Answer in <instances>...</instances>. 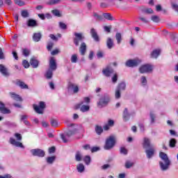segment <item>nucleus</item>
<instances>
[{"mask_svg":"<svg viewBox=\"0 0 178 178\" xmlns=\"http://www.w3.org/2000/svg\"><path fill=\"white\" fill-rule=\"evenodd\" d=\"M86 51H87V44H86V42H82L79 47V52L81 55L84 56L86 55Z\"/></svg>","mask_w":178,"mask_h":178,"instance_id":"18","label":"nucleus"},{"mask_svg":"<svg viewBox=\"0 0 178 178\" xmlns=\"http://www.w3.org/2000/svg\"><path fill=\"white\" fill-rule=\"evenodd\" d=\"M50 123L52 126V127H58V121L55 119H51L50 120Z\"/></svg>","mask_w":178,"mask_h":178,"instance_id":"47","label":"nucleus"},{"mask_svg":"<svg viewBox=\"0 0 178 178\" xmlns=\"http://www.w3.org/2000/svg\"><path fill=\"white\" fill-rule=\"evenodd\" d=\"M155 113L154 112H150V119H151V123H155Z\"/></svg>","mask_w":178,"mask_h":178,"instance_id":"52","label":"nucleus"},{"mask_svg":"<svg viewBox=\"0 0 178 178\" xmlns=\"http://www.w3.org/2000/svg\"><path fill=\"white\" fill-rule=\"evenodd\" d=\"M113 147H115V137L110 136L106 140L104 149H107V150L112 149Z\"/></svg>","mask_w":178,"mask_h":178,"instance_id":"4","label":"nucleus"},{"mask_svg":"<svg viewBox=\"0 0 178 178\" xmlns=\"http://www.w3.org/2000/svg\"><path fill=\"white\" fill-rule=\"evenodd\" d=\"M27 26L28 27H37L38 26V24L35 19H29L27 21Z\"/></svg>","mask_w":178,"mask_h":178,"instance_id":"25","label":"nucleus"},{"mask_svg":"<svg viewBox=\"0 0 178 178\" xmlns=\"http://www.w3.org/2000/svg\"><path fill=\"white\" fill-rule=\"evenodd\" d=\"M22 53L24 56H29L30 55V50L24 49Z\"/></svg>","mask_w":178,"mask_h":178,"instance_id":"58","label":"nucleus"},{"mask_svg":"<svg viewBox=\"0 0 178 178\" xmlns=\"http://www.w3.org/2000/svg\"><path fill=\"white\" fill-rule=\"evenodd\" d=\"M59 27L62 29V30H66V29H67V26L63 22H59Z\"/></svg>","mask_w":178,"mask_h":178,"instance_id":"55","label":"nucleus"},{"mask_svg":"<svg viewBox=\"0 0 178 178\" xmlns=\"http://www.w3.org/2000/svg\"><path fill=\"white\" fill-rule=\"evenodd\" d=\"M83 161L86 165H90V163H91V157L90 156H86L83 159Z\"/></svg>","mask_w":178,"mask_h":178,"instance_id":"41","label":"nucleus"},{"mask_svg":"<svg viewBox=\"0 0 178 178\" xmlns=\"http://www.w3.org/2000/svg\"><path fill=\"white\" fill-rule=\"evenodd\" d=\"M10 95L13 99H15V101H22V98L20 97L19 95H16V93L14 92H10Z\"/></svg>","mask_w":178,"mask_h":178,"instance_id":"35","label":"nucleus"},{"mask_svg":"<svg viewBox=\"0 0 178 178\" xmlns=\"http://www.w3.org/2000/svg\"><path fill=\"white\" fill-rule=\"evenodd\" d=\"M95 131L96 134H97V136H101V134L104 133V129L99 125H95Z\"/></svg>","mask_w":178,"mask_h":178,"instance_id":"28","label":"nucleus"},{"mask_svg":"<svg viewBox=\"0 0 178 178\" xmlns=\"http://www.w3.org/2000/svg\"><path fill=\"white\" fill-rule=\"evenodd\" d=\"M104 19L106 20H113V17H112V15L111 13H105L103 14Z\"/></svg>","mask_w":178,"mask_h":178,"instance_id":"39","label":"nucleus"},{"mask_svg":"<svg viewBox=\"0 0 178 178\" xmlns=\"http://www.w3.org/2000/svg\"><path fill=\"white\" fill-rule=\"evenodd\" d=\"M171 5H172V9H174V10H175V12H178V4L172 3Z\"/></svg>","mask_w":178,"mask_h":178,"instance_id":"59","label":"nucleus"},{"mask_svg":"<svg viewBox=\"0 0 178 178\" xmlns=\"http://www.w3.org/2000/svg\"><path fill=\"white\" fill-rule=\"evenodd\" d=\"M133 165H134V163L131 162V161H127L125 163V168L127 169H130V168H132Z\"/></svg>","mask_w":178,"mask_h":178,"instance_id":"49","label":"nucleus"},{"mask_svg":"<svg viewBox=\"0 0 178 178\" xmlns=\"http://www.w3.org/2000/svg\"><path fill=\"white\" fill-rule=\"evenodd\" d=\"M86 168L84 167V164L83 163H79L76 165V170L79 172V173H83V172H84Z\"/></svg>","mask_w":178,"mask_h":178,"instance_id":"32","label":"nucleus"},{"mask_svg":"<svg viewBox=\"0 0 178 178\" xmlns=\"http://www.w3.org/2000/svg\"><path fill=\"white\" fill-rule=\"evenodd\" d=\"M74 38H73V42L76 47H79L80 45V42L83 41L86 38L83 35L82 33H74Z\"/></svg>","mask_w":178,"mask_h":178,"instance_id":"3","label":"nucleus"},{"mask_svg":"<svg viewBox=\"0 0 178 178\" xmlns=\"http://www.w3.org/2000/svg\"><path fill=\"white\" fill-rule=\"evenodd\" d=\"M55 159H56V156H49L46 159V162L49 163V165H52V163L55 162Z\"/></svg>","mask_w":178,"mask_h":178,"instance_id":"33","label":"nucleus"},{"mask_svg":"<svg viewBox=\"0 0 178 178\" xmlns=\"http://www.w3.org/2000/svg\"><path fill=\"white\" fill-rule=\"evenodd\" d=\"M15 138H17V140L18 141H22V135L20 134H17V133L15 134Z\"/></svg>","mask_w":178,"mask_h":178,"instance_id":"60","label":"nucleus"},{"mask_svg":"<svg viewBox=\"0 0 178 178\" xmlns=\"http://www.w3.org/2000/svg\"><path fill=\"white\" fill-rule=\"evenodd\" d=\"M14 2L16 5H18V6H24V5H26V3L22 0H14Z\"/></svg>","mask_w":178,"mask_h":178,"instance_id":"43","label":"nucleus"},{"mask_svg":"<svg viewBox=\"0 0 178 178\" xmlns=\"http://www.w3.org/2000/svg\"><path fill=\"white\" fill-rule=\"evenodd\" d=\"M151 19L154 22V23H159L161 22V19L158 15H153L151 17Z\"/></svg>","mask_w":178,"mask_h":178,"instance_id":"42","label":"nucleus"},{"mask_svg":"<svg viewBox=\"0 0 178 178\" xmlns=\"http://www.w3.org/2000/svg\"><path fill=\"white\" fill-rule=\"evenodd\" d=\"M54 47V42H49L47 43V49L49 50V51H51V49H52Z\"/></svg>","mask_w":178,"mask_h":178,"instance_id":"57","label":"nucleus"},{"mask_svg":"<svg viewBox=\"0 0 178 178\" xmlns=\"http://www.w3.org/2000/svg\"><path fill=\"white\" fill-rule=\"evenodd\" d=\"M0 73L5 77H9L10 76V72H9L8 67L2 64L0 65Z\"/></svg>","mask_w":178,"mask_h":178,"instance_id":"9","label":"nucleus"},{"mask_svg":"<svg viewBox=\"0 0 178 178\" xmlns=\"http://www.w3.org/2000/svg\"><path fill=\"white\" fill-rule=\"evenodd\" d=\"M141 10L143 13H145L146 15H152V13H154V10L150 8L143 7L142 8Z\"/></svg>","mask_w":178,"mask_h":178,"instance_id":"29","label":"nucleus"},{"mask_svg":"<svg viewBox=\"0 0 178 178\" xmlns=\"http://www.w3.org/2000/svg\"><path fill=\"white\" fill-rule=\"evenodd\" d=\"M54 75V71L52 70H48L47 72H46V74H45V77L46 79H47L48 80L52 79V76Z\"/></svg>","mask_w":178,"mask_h":178,"instance_id":"31","label":"nucleus"},{"mask_svg":"<svg viewBox=\"0 0 178 178\" xmlns=\"http://www.w3.org/2000/svg\"><path fill=\"white\" fill-rule=\"evenodd\" d=\"M138 19L143 23H145V24L149 23V21L147 20V19L146 17L140 16V17H138Z\"/></svg>","mask_w":178,"mask_h":178,"instance_id":"56","label":"nucleus"},{"mask_svg":"<svg viewBox=\"0 0 178 178\" xmlns=\"http://www.w3.org/2000/svg\"><path fill=\"white\" fill-rule=\"evenodd\" d=\"M45 108V102H40L39 106L37 104H33V109L36 112V113H39L40 115H42L44 113V108Z\"/></svg>","mask_w":178,"mask_h":178,"instance_id":"5","label":"nucleus"},{"mask_svg":"<svg viewBox=\"0 0 178 178\" xmlns=\"http://www.w3.org/2000/svg\"><path fill=\"white\" fill-rule=\"evenodd\" d=\"M22 65L25 69H29V67H30V63L26 60L22 61Z\"/></svg>","mask_w":178,"mask_h":178,"instance_id":"50","label":"nucleus"},{"mask_svg":"<svg viewBox=\"0 0 178 178\" xmlns=\"http://www.w3.org/2000/svg\"><path fill=\"white\" fill-rule=\"evenodd\" d=\"M68 91H73L74 94L79 92V86L76 83H69L67 86Z\"/></svg>","mask_w":178,"mask_h":178,"instance_id":"10","label":"nucleus"},{"mask_svg":"<svg viewBox=\"0 0 178 178\" xmlns=\"http://www.w3.org/2000/svg\"><path fill=\"white\" fill-rule=\"evenodd\" d=\"M117 90H119L120 91H124V90H126V83L121 82L119 83L117 87Z\"/></svg>","mask_w":178,"mask_h":178,"instance_id":"34","label":"nucleus"},{"mask_svg":"<svg viewBox=\"0 0 178 178\" xmlns=\"http://www.w3.org/2000/svg\"><path fill=\"white\" fill-rule=\"evenodd\" d=\"M143 148H152L151 140L148 138H144L143 140Z\"/></svg>","mask_w":178,"mask_h":178,"instance_id":"23","label":"nucleus"},{"mask_svg":"<svg viewBox=\"0 0 178 178\" xmlns=\"http://www.w3.org/2000/svg\"><path fill=\"white\" fill-rule=\"evenodd\" d=\"M41 38H42V35L41 34V33H33V40L35 42H38L39 41L41 40Z\"/></svg>","mask_w":178,"mask_h":178,"instance_id":"24","label":"nucleus"},{"mask_svg":"<svg viewBox=\"0 0 178 178\" xmlns=\"http://www.w3.org/2000/svg\"><path fill=\"white\" fill-rule=\"evenodd\" d=\"M103 74L106 76V77H109L112 73H113V69L110 66H107L105 69L102 70Z\"/></svg>","mask_w":178,"mask_h":178,"instance_id":"14","label":"nucleus"},{"mask_svg":"<svg viewBox=\"0 0 178 178\" xmlns=\"http://www.w3.org/2000/svg\"><path fill=\"white\" fill-rule=\"evenodd\" d=\"M176 144H177V140L175 138H171L169 141V147L170 148H175L176 147Z\"/></svg>","mask_w":178,"mask_h":178,"instance_id":"37","label":"nucleus"},{"mask_svg":"<svg viewBox=\"0 0 178 178\" xmlns=\"http://www.w3.org/2000/svg\"><path fill=\"white\" fill-rule=\"evenodd\" d=\"M97 151H99V147H93L91 148V152H97Z\"/></svg>","mask_w":178,"mask_h":178,"instance_id":"64","label":"nucleus"},{"mask_svg":"<svg viewBox=\"0 0 178 178\" xmlns=\"http://www.w3.org/2000/svg\"><path fill=\"white\" fill-rule=\"evenodd\" d=\"M72 129H70L71 127H68L69 130L66 132L67 137H72V136H74L76 134V131H77V129H76V127H72Z\"/></svg>","mask_w":178,"mask_h":178,"instance_id":"19","label":"nucleus"},{"mask_svg":"<svg viewBox=\"0 0 178 178\" xmlns=\"http://www.w3.org/2000/svg\"><path fill=\"white\" fill-rule=\"evenodd\" d=\"M111 98L109 96H108V95H104L99 99V102H97V106L99 108H104V106H106L109 104Z\"/></svg>","mask_w":178,"mask_h":178,"instance_id":"2","label":"nucleus"},{"mask_svg":"<svg viewBox=\"0 0 178 178\" xmlns=\"http://www.w3.org/2000/svg\"><path fill=\"white\" fill-rule=\"evenodd\" d=\"M0 178H13V177L10 174H6L4 175H0Z\"/></svg>","mask_w":178,"mask_h":178,"instance_id":"63","label":"nucleus"},{"mask_svg":"<svg viewBox=\"0 0 178 178\" xmlns=\"http://www.w3.org/2000/svg\"><path fill=\"white\" fill-rule=\"evenodd\" d=\"M58 66L56 65V60H55V58L51 57L49 60V70H53L55 72Z\"/></svg>","mask_w":178,"mask_h":178,"instance_id":"11","label":"nucleus"},{"mask_svg":"<svg viewBox=\"0 0 178 178\" xmlns=\"http://www.w3.org/2000/svg\"><path fill=\"white\" fill-rule=\"evenodd\" d=\"M65 123L67 124V127H76V124L70 123V120L66 119Z\"/></svg>","mask_w":178,"mask_h":178,"instance_id":"40","label":"nucleus"},{"mask_svg":"<svg viewBox=\"0 0 178 178\" xmlns=\"http://www.w3.org/2000/svg\"><path fill=\"white\" fill-rule=\"evenodd\" d=\"M140 83L142 86H145L147 83V78L145 76H142L140 78Z\"/></svg>","mask_w":178,"mask_h":178,"instance_id":"53","label":"nucleus"},{"mask_svg":"<svg viewBox=\"0 0 178 178\" xmlns=\"http://www.w3.org/2000/svg\"><path fill=\"white\" fill-rule=\"evenodd\" d=\"M0 113L3 115H9L10 113V111L5 107V104L2 102H0Z\"/></svg>","mask_w":178,"mask_h":178,"instance_id":"15","label":"nucleus"},{"mask_svg":"<svg viewBox=\"0 0 178 178\" xmlns=\"http://www.w3.org/2000/svg\"><path fill=\"white\" fill-rule=\"evenodd\" d=\"M120 91L121 90H119V89L115 90V99H120V97H122V94L120 93Z\"/></svg>","mask_w":178,"mask_h":178,"instance_id":"44","label":"nucleus"},{"mask_svg":"<svg viewBox=\"0 0 178 178\" xmlns=\"http://www.w3.org/2000/svg\"><path fill=\"white\" fill-rule=\"evenodd\" d=\"M122 118L124 122H127L130 119V113H129V110H127V108H124L122 113Z\"/></svg>","mask_w":178,"mask_h":178,"instance_id":"21","label":"nucleus"},{"mask_svg":"<svg viewBox=\"0 0 178 178\" xmlns=\"http://www.w3.org/2000/svg\"><path fill=\"white\" fill-rule=\"evenodd\" d=\"M140 63H141V60L133 59V60H128L126 62L125 65H126V66H127V67H136Z\"/></svg>","mask_w":178,"mask_h":178,"instance_id":"7","label":"nucleus"},{"mask_svg":"<svg viewBox=\"0 0 178 178\" xmlns=\"http://www.w3.org/2000/svg\"><path fill=\"white\" fill-rule=\"evenodd\" d=\"M146 156L148 159H151L155 154V149L154 147H149V149H145Z\"/></svg>","mask_w":178,"mask_h":178,"instance_id":"12","label":"nucleus"},{"mask_svg":"<svg viewBox=\"0 0 178 178\" xmlns=\"http://www.w3.org/2000/svg\"><path fill=\"white\" fill-rule=\"evenodd\" d=\"M51 13H53V15L57 17H62V15H60V13L58 11V10H53Z\"/></svg>","mask_w":178,"mask_h":178,"instance_id":"46","label":"nucleus"},{"mask_svg":"<svg viewBox=\"0 0 178 178\" xmlns=\"http://www.w3.org/2000/svg\"><path fill=\"white\" fill-rule=\"evenodd\" d=\"M159 156L161 159L163 161H159L160 169L163 172L168 170L169 169V166H170V160H169V157H168V154L164 152H160Z\"/></svg>","mask_w":178,"mask_h":178,"instance_id":"1","label":"nucleus"},{"mask_svg":"<svg viewBox=\"0 0 178 178\" xmlns=\"http://www.w3.org/2000/svg\"><path fill=\"white\" fill-rule=\"evenodd\" d=\"M83 104H84L83 102L79 103L78 104V108H80L81 112H83V113L88 112V111H90V106L84 105Z\"/></svg>","mask_w":178,"mask_h":178,"instance_id":"16","label":"nucleus"},{"mask_svg":"<svg viewBox=\"0 0 178 178\" xmlns=\"http://www.w3.org/2000/svg\"><path fill=\"white\" fill-rule=\"evenodd\" d=\"M10 144L14 145V147H18L19 148H24V145H23V143L17 141L13 138H10Z\"/></svg>","mask_w":178,"mask_h":178,"instance_id":"13","label":"nucleus"},{"mask_svg":"<svg viewBox=\"0 0 178 178\" xmlns=\"http://www.w3.org/2000/svg\"><path fill=\"white\" fill-rule=\"evenodd\" d=\"M104 31L107 33H111V29H112V26H104Z\"/></svg>","mask_w":178,"mask_h":178,"instance_id":"62","label":"nucleus"},{"mask_svg":"<svg viewBox=\"0 0 178 178\" xmlns=\"http://www.w3.org/2000/svg\"><path fill=\"white\" fill-rule=\"evenodd\" d=\"M112 83H113V84H116V83H118V74H115L112 78Z\"/></svg>","mask_w":178,"mask_h":178,"instance_id":"54","label":"nucleus"},{"mask_svg":"<svg viewBox=\"0 0 178 178\" xmlns=\"http://www.w3.org/2000/svg\"><path fill=\"white\" fill-rule=\"evenodd\" d=\"M120 154H123L124 155H127V150L124 147L120 148Z\"/></svg>","mask_w":178,"mask_h":178,"instance_id":"61","label":"nucleus"},{"mask_svg":"<svg viewBox=\"0 0 178 178\" xmlns=\"http://www.w3.org/2000/svg\"><path fill=\"white\" fill-rule=\"evenodd\" d=\"M16 84H17V86L20 87V88H22V90H26V89L29 88V86H27V84H25L24 82H23L20 80H17Z\"/></svg>","mask_w":178,"mask_h":178,"instance_id":"26","label":"nucleus"},{"mask_svg":"<svg viewBox=\"0 0 178 178\" xmlns=\"http://www.w3.org/2000/svg\"><path fill=\"white\" fill-rule=\"evenodd\" d=\"M159 55H161V50L155 49L151 53V58H154V59H156V58H158Z\"/></svg>","mask_w":178,"mask_h":178,"instance_id":"30","label":"nucleus"},{"mask_svg":"<svg viewBox=\"0 0 178 178\" xmlns=\"http://www.w3.org/2000/svg\"><path fill=\"white\" fill-rule=\"evenodd\" d=\"M82 160H83V156L81 155V152H76L75 154V161H76V162H80Z\"/></svg>","mask_w":178,"mask_h":178,"instance_id":"36","label":"nucleus"},{"mask_svg":"<svg viewBox=\"0 0 178 178\" xmlns=\"http://www.w3.org/2000/svg\"><path fill=\"white\" fill-rule=\"evenodd\" d=\"M30 63L31 66H32L33 69H37L40 63L38 62V60L35 58V57H33L31 58Z\"/></svg>","mask_w":178,"mask_h":178,"instance_id":"20","label":"nucleus"},{"mask_svg":"<svg viewBox=\"0 0 178 178\" xmlns=\"http://www.w3.org/2000/svg\"><path fill=\"white\" fill-rule=\"evenodd\" d=\"M115 40L117 41V44L120 45V44L122 42V34L120 33H117L115 34Z\"/></svg>","mask_w":178,"mask_h":178,"instance_id":"38","label":"nucleus"},{"mask_svg":"<svg viewBox=\"0 0 178 178\" xmlns=\"http://www.w3.org/2000/svg\"><path fill=\"white\" fill-rule=\"evenodd\" d=\"M93 17L96 20V22H104V19L103 15H99L97 13H93Z\"/></svg>","mask_w":178,"mask_h":178,"instance_id":"27","label":"nucleus"},{"mask_svg":"<svg viewBox=\"0 0 178 178\" xmlns=\"http://www.w3.org/2000/svg\"><path fill=\"white\" fill-rule=\"evenodd\" d=\"M106 47L108 49H112L113 47H115V43L113 42V40L111 38H108L106 40Z\"/></svg>","mask_w":178,"mask_h":178,"instance_id":"22","label":"nucleus"},{"mask_svg":"<svg viewBox=\"0 0 178 178\" xmlns=\"http://www.w3.org/2000/svg\"><path fill=\"white\" fill-rule=\"evenodd\" d=\"M140 73H149L152 72V66L149 64H145L140 67L139 68Z\"/></svg>","mask_w":178,"mask_h":178,"instance_id":"8","label":"nucleus"},{"mask_svg":"<svg viewBox=\"0 0 178 178\" xmlns=\"http://www.w3.org/2000/svg\"><path fill=\"white\" fill-rule=\"evenodd\" d=\"M90 34L96 42H99V36H98V33H97L95 29L93 28L90 29Z\"/></svg>","mask_w":178,"mask_h":178,"instance_id":"17","label":"nucleus"},{"mask_svg":"<svg viewBox=\"0 0 178 178\" xmlns=\"http://www.w3.org/2000/svg\"><path fill=\"white\" fill-rule=\"evenodd\" d=\"M21 15L22 17H29V11H27V10H23L21 13Z\"/></svg>","mask_w":178,"mask_h":178,"instance_id":"51","label":"nucleus"},{"mask_svg":"<svg viewBox=\"0 0 178 178\" xmlns=\"http://www.w3.org/2000/svg\"><path fill=\"white\" fill-rule=\"evenodd\" d=\"M31 153L33 156H38V158H44L45 156V152L41 149H31Z\"/></svg>","mask_w":178,"mask_h":178,"instance_id":"6","label":"nucleus"},{"mask_svg":"<svg viewBox=\"0 0 178 178\" xmlns=\"http://www.w3.org/2000/svg\"><path fill=\"white\" fill-rule=\"evenodd\" d=\"M71 62L72 63H77V54H73L71 56Z\"/></svg>","mask_w":178,"mask_h":178,"instance_id":"48","label":"nucleus"},{"mask_svg":"<svg viewBox=\"0 0 178 178\" xmlns=\"http://www.w3.org/2000/svg\"><path fill=\"white\" fill-rule=\"evenodd\" d=\"M60 2V0H49L47 2V5H56Z\"/></svg>","mask_w":178,"mask_h":178,"instance_id":"45","label":"nucleus"}]
</instances>
